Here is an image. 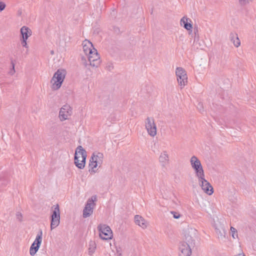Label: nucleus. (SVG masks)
<instances>
[{"instance_id":"14","label":"nucleus","mask_w":256,"mask_h":256,"mask_svg":"<svg viewBox=\"0 0 256 256\" xmlns=\"http://www.w3.org/2000/svg\"><path fill=\"white\" fill-rule=\"evenodd\" d=\"M42 232L40 230L36 236L34 241L33 242V255L38 250L42 242Z\"/></svg>"},{"instance_id":"9","label":"nucleus","mask_w":256,"mask_h":256,"mask_svg":"<svg viewBox=\"0 0 256 256\" xmlns=\"http://www.w3.org/2000/svg\"><path fill=\"white\" fill-rule=\"evenodd\" d=\"M198 178L199 184L204 192L208 195H212L214 192L213 188L204 178V176H199Z\"/></svg>"},{"instance_id":"16","label":"nucleus","mask_w":256,"mask_h":256,"mask_svg":"<svg viewBox=\"0 0 256 256\" xmlns=\"http://www.w3.org/2000/svg\"><path fill=\"white\" fill-rule=\"evenodd\" d=\"M83 50L84 54L88 56L92 54V52L94 50L92 43L88 40H86L82 43Z\"/></svg>"},{"instance_id":"38","label":"nucleus","mask_w":256,"mask_h":256,"mask_svg":"<svg viewBox=\"0 0 256 256\" xmlns=\"http://www.w3.org/2000/svg\"><path fill=\"white\" fill-rule=\"evenodd\" d=\"M84 65L86 66H87V64L86 63H84Z\"/></svg>"},{"instance_id":"24","label":"nucleus","mask_w":256,"mask_h":256,"mask_svg":"<svg viewBox=\"0 0 256 256\" xmlns=\"http://www.w3.org/2000/svg\"><path fill=\"white\" fill-rule=\"evenodd\" d=\"M252 0H238V3L241 6H244L252 2Z\"/></svg>"},{"instance_id":"8","label":"nucleus","mask_w":256,"mask_h":256,"mask_svg":"<svg viewBox=\"0 0 256 256\" xmlns=\"http://www.w3.org/2000/svg\"><path fill=\"white\" fill-rule=\"evenodd\" d=\"M190 162L192 167L195 170L196 176H204V172L200 160L196 156H192Z\"/></svg>"},{"instance_id":"6","label":"nucleus","mask_w":256,"mask_h":256,"mask_svg":"<svg viewBox=\"0 0 256 256\" xmlns=\"http://www.w3.org/2000/svg\"><path fill=\"white\" fill-rule=\"evenodd\" d=\"M54 210L50 218V229L51 230L56 228L60 223V211L59 206L56 204L54 206Z\"/></svg>"},{"instance_id":"23","label":"nucleus","mask_w":256,"mask_h":256,"mask_svg":"<svg viewBox=\"0 0 256 256\" xmlns=\"http://www.w3.org/2000/svg\"><path fill=\"white\" fill-rule=\"evenodd\" d=\"M194 36V42H193V46L194 48H196L197 49L198 48H201V45L200 43L199 42V39H200V36Z\"/></svg>"},{"instance_id":"27","label":"nucleus","mask_w":256,"mask_h":256,"mask_svg":"<svg viewBox=\"0 0 256 256\" xmlns=\"http://www.w3.org/2000/svg\"><path fill=\"white\" fill-rule=\"evenodd\" d=\"M22 216L20 212H16V218L19 222L22 220Z\"/></svg>"},{"instance_id":"37","label":"nucleus","mask_w":256,"mask_h":256,"mask_svg":"<svg viewBox=\"0 0 256 256\" xmlns=\"http://www.w3.org/2000/svg\"><path fill=\"white\" fill-rule=\"evenodd\" d=\"M78 157H79V158H80V155H78Z\"/></svg>"},{"instance_id":"29","label":"nucleus","mask_w":256,"mask_h":256,"mask_svg":"<svg viewBox=\"0 0 256 256\" xmlns=\"http://www.w3.org/2000/svg\"><path fill=\"white\" fill-rule=\"evenodd\" d=\"M193 35H194V36H199V34H198V26H195L194 28V33L192 34V36Z\"/></svg>"},{"instance_id":"7","label":"nucleus","mask_w":256,"mask_h":256,"mask_svg":"<svg viewBox=\"0 0 256 256\" xmlns=\"http://www.w3.org/2000/svg\"><path fill=\"white\" fill-rule=\"evenodd\" d=\"M96 200V196H93L89 198L83 210V217L86 218L91 216L93 212L94 202Z\"/></svg>"},{"instance_id":"1","label":"nucleus","mask_w":256,"mask_h":256,"mask_svg":"<svg viewBox=\"0 0 256 256\" xmlns=\"http://www.w3.org/2000/svg\"><path fill=\"white\" fill-rule=\"evenodd\" d=\"M86 152L83 148L79 146L75 151L74 164L80 169H83L86 164Z\"/></svg>"},{"instance_id":"39","label":"nucleus","mask_w":256,"mask_h":256,"mask_svg":"<svg viewBox=\"0 0 256 256\" xmlns=\"http://www.w3.org/2000/svg\"><path fill=\"white\" fill-rule=\"evenodd\" d=\"M51 54H54V52H53V51H52V52H51Z\"/></svg>"},{"instance_id":"21","label":"nucleus","mask_w":256,"mask_h":256,"mask_svg":"<svg viewBox=\"0 0 256 256\" xmlns=\"http://www.w3.org/2000/svg\"><path fill=\"white\" fill-rule=\"evenodd\" d=\"M230 38L236 47H238L240 46V42L236 34L232 33L230 34Z\"/></svg>"},{"instance_id":"26","label":"nucleus","mask_w":256,"mask_h":256,"mask_svg":"<svg viewBox=\"0 0 256 256\" xmlns=\"http://www.w3.org/2000/svg\"><path fill=\"white\" fill-rule=\"evenodd\" d=\"M170 213L172 214L174 218L176 219H178L180 216V214L179 213L176 212L172 211L170 212Z\"/></svg>"},{"instance_id":"4","label":"nucleus","mask_w":256,"mask_h":256,"mask_svg":"<svg viewBox=\"0 0 256 256\" xmlns=\"http://www.w3.org/2000/svg\"><path fill=\"white\" fill-rule=\"evenodd\" d=\"M177 80L181 88H184L188 83V76L186 71L181 67H178L176 70Z\"/></svg>"},{"instance_id":"33","label":"nucleus","mask_w":256,"mask_h":256,"mask_svg":"<svg viewBox=\"0 0 256 256\" xmlns=\"http://www.w3.org/2000/svg\"><path fill=\"white\" fill-rule=\"evenodd\" d=\"M197 107H198V108L200 112H202V111L203 110V107H202V104L198 103Z\"/></svg>"},{"instance_id":"5","label":"nucleus","mask_w":256,"mask_h":256,"mask_svg":"<svg viewBox=\"0 0 256 256\" xmlns=\"http://www.w3.org/2000/svg\"><path fill=\"white\" fill-rule=\"evenodd\" d=\"M197 230L192 228L188 227L184 230V240L190 244H194V238L197 234Z\"/></svg>"},{"instance_id":"30","label":"nucleus","mask_w":256,"mask_h":256,"mask_svg":"<svg viewBox=\"0 0 256 256\" xmlns=\"http://www.w3.org/2000/svg\"><path fill=\"white\" fill-rule=\"evenodd\" d=\"M6 4L4 2L0 1V12L4 10L6 8Z\"/></svg>"},{"instance_id":"10","label":"nucleus","mask_w":256,"mask_h":256,"mask_svg":"<svg viewBox=\"0 0 256 256\" xmlns=\"http://www.w3.org/2000/svg\"><path fill=\"white\" fill-rule=\"evenodd\" d=\"M72 114V107L70 105L66 104L60 108L58 116L60 121H64L69 119Z\"/></svg>"},{"instance_id":"19","label":"nucleus","mask_w":256,"mask_h":256,"mask_svg":"<svg viewBox=\"0 0 256 256\" xmlns=\"http://www.w3.org/2000/svg\"><path fill=\"white\" fill-rule=\"evenodd\" d=\"M168 161L169 157L168 154L166 152H163L159 157V162L161 164L162 166L164 167L168 163Z\"/></svg>"},{"instance_id":"18","label":"nucleus","mask_w":256,"mask_h":256,"mask_svg":"<svg viewBox=\"0 0 256 256\" xmlns=\"http://www.w3.org/2000/svg\"><path fill=\"white\" fill-rule=\"evenodd\" d=\"M188 21L191 22V20L186 17L184 16L180 20V24L183 26L185 29L192 32V26Z\"/></svg>"},{"instance_id":"2","label":"nucleus","mask_w":256,"mask_h":256,"mask_svg":"<svg viewBox=\"0 0 256 256\" xmlns=\"http://www.w3.org/2000/svg\"><path fill=\"white\" fill-rule=\"evenodd\" d=\"M66 71L63 69L58 70L54 74L51 80L52 88L57 90L60 88L65 78Z\"/></svg>"},{"instance_id":"28","label":"nucleus","mask_w":256,"mask_h":256,"mask_svg":"<svg viewBox=\"0 0 256 256\" xmlns=\"http://www.w3.org/2000/svg\"><path fill=\"white\" fill-rule=\"evenodd\" d=\"M114 68L113 64L112 63H108L106 66V69L109 71L112 70Z\"/></svg>"},{"instance_id":"11","label":"nucleus","mask_w":256,"mask_h":256,"mask_svg":"<svg viewBox=\"0 0 256 256\" xmlns=\"http://www.w3.org/2000/svg\"><path fill=\"white\" fill-rule=\"evenodd\" d=\"M146 128L148 134L152 136L156 134V126L152 118L148 117L145 120Z\"/></svg>"},{"instance_id":"17","label":"nucleus","mask_w":256,"mask_h":256,"mask_svg":"<svg viewBox=\"0 0 256 256\" xmlns=\"http://www.w3.org/2000/svg\"><path fill=\"white\" fill-rule=\"evenodd\" d=\"M104 154L101 152H94L91 156V159L96 162L100 166L103 162Z\"/></svg>"},{"instance_id":"32","label":"nucleus","mask_w":256,"mask_h":256,"mask_svg":"<svg viewBox=\"0 0 256 256\" xmlns=\"http://www.w3.org/2000/svg\"><path fill=\"white\" fill-rule=\"evenodd\" d=\"M12 70H10V73L11 74H13L15 72V70H14V64L12 62Z\"/></svg>"},{"instance_id":"35","label":"nucleus","mask_w":256,"mask_h":256,"mask_svg":"<svg viewBox=\"0 0 256 256\" xmlns=\"http://www.w3.org/2000/svg\"><path fill=\"white\" fill-rule=\"evenodd\" d=\"M32 244L30 248V254L32 256Z\"/></svg>"},{"instance_id":"13","label":"nucleus","mask_w":256,"mask_h":256,"mask_svg":"<svg viewBox=\"0 0 256 256\" xmlns=\"http://www.w3.org/2000/svg\"><path fill=\"white\" fill-rule=\"evenodd\" d=\"M88 58L90 62V64L93 67H98L100 64V60L99 55L96 49L92 52V54L88 56Z\"/></svg>"},{"instance_id":"3","label":"nucleus","mask_w":256,"mask_h":256,"mask_svg":"<svg viewBox=\"0 0 256 256\" xmlns=\"http://www.w3.org/2000/svg\"><path fill=\"white\" fill-rule=\"evenodd\" d=\"M98 229L100 232V237L104 240H108L112 239V232L110 227L106 224H100L98 226Z\"/></svg>"},{"instance_id":"15","label":"nucleus","mask_w":256,"mask_h":256,"mask_svg":"<svg viewBox=\"0 0 256 256\" xmlns=\"http://www.w3.org/2000/svg\"><path fill=\"white\" fill-rule=\"evenodd\" d=\"M21 34V44L23 46L26 48L27 44L26 42L28 37L30 35V32H28V29L26 26H22L20 29Z\"/></svg>"},{"instance_id":"36","label":"nucleus","mask_w":256,"mask_h":256,"mask_svg":"<svg viewBox=\"0 0 256 256\" xmlns=\"http://www.w3.org/2000/svg\"><path fill=\"white\" fill-rule=\"evenodd\" d=\"M118 256H122V254H120V253L118 254Z\"/></svg>"},{"instance_id":"25","label":"nucleus","mask_w":256,"mask_h":256,"mask_svg":"<svg viewBox=\"0 0 256 256\" xmlns=\"http://www.w3.org/2000/svg\"><path fill=\"white\" fill-rule=\"evenodd\" d=\"M99 164H98L94 160H92L91 158L90 160L89 166L92 168L94 169V168H96Z\"/></svg>"},{"instance_id":"12","label":"nucleus","mask_w":256,"mask_h":256,"mask_svg":"<svg viewBox=\"0 0 256 256\" xmlns=\"http://www.w3.org/2000/svg\"><path fill=\"white\" fill-rule=\"evenodd\" d=\"M194 245L190 244L188 242H182L179 246L180 256H190L192 254L191 247Z\"/></svg>"},{"instance_id":"20","label":"nucleus","mask_w":256,"mask_h":256,"mask_svg":"<svg viewBox=\"0 0 256 256\" xmlns=\"http://www.w3.org/2000/svg\"><path fill=\"white\" fill-rule=\"evenodd\" d=\"M134 222L137 225L143 228H146L147 226L146 220L139 215H136L134 216Z\"/></svg>"},{"instance_id":"31","label":"nucleus","mask_w":256,"mask_h":256,"mask_svg":"<svg viewBox=\"0 0 256 256\" xmlns=\"http://www.w3.org/2000/svg\"><path fill=\"white\" fill-rule=\"evenodd\" d=\"M230 230L232 233V236L234 238H235L234 235H235V232H236V230L235 228L232 226V227H230Z\"/></svg>"},{"instance_id":"34","label":"nucleus","mask_w":256,"mask_h":256,"mask_svg":"<svg viewBox=\"0 0 256 256\" xmlns=\"http://www.w3.org/2000/svg\"><path fill=\"white\" fill-rule=\"evenodd\" d=\"M234 256H245V254H244V252H240Z\"/></svg>"},{"instance_id":"22","label":"nucleus","mask_w":256,"mask_h":256,"mask_svg":"<svg viewBox=\"0 0 256 256\" xmlns=\"http://www.w3.org/2000/svg\"><path fill=\"white\" fill-rule=\"evenodd\" d=\"M96 248V244L94 241L90 240L88 244V254L92 256L95 252Z\"/></svg>"}]
</instances>
